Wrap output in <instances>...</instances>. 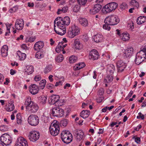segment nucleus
<instances>
[{
    "mask_svg": "<svg viewBox=\"0 0 146 146\" xmlns=\"http://www.w3.org/2000/svg\"><path fill=\"white\" fill-rule=\"evenodd\" d=\"M61 9H59L58 10L57 14H59L62 13H65L67 12L68 10V7L67 6H64L61 8Z\"/></svg>",
    "mask_w": 146,
    "mask_h": 146,
    "instance_id": "obj_32",
    "label": "nucleus"
},
{
    "mask_svg": "<svg viewBox=\"0 0 146 146\" xmlns=\"http://www.w3.org/2000/svg\"><path fill=\"white\" fill-rule=\"evenodd\" d=\"M52 66L51 65H48L46 66L44 70V72L45 74H47L50 72L52 69Z\"/></svg>",
    "mask_w": 146,
    "mask_h": 146,
    "instance_id": "obj_43",
    "label": "nucleus"
},
{
    "mask_svg": "<svg viewBox=\"0 0 146 146\" xmlns=\"http://www.w3.org/2000/svg\"><path fill=\"white\" fill-rule=\"evenodd\" d=\"M113 75L108 74L107 76L105 79V81L107 82H110L113 80Z\"/></svg>",
    "mask_w": 146,
    "mask_h": 146,
    "instance_id": "obj_34",
    "label": "nucleus"
},
{
    "mask_svg": "<svg viewBox=\"0 0 146 146\" xmlns=\"http://www.w3.org/2000/svg\"><path fill=\"white\" fill-rule=\"evenodd\" d=\"M79 7H78V5H75L74 7L73 11L75 12H77L79 11Z\"/></svg>",
    "mask_w": 146,
    "mask_h": 146,
    "instance_id": "obj_54",
    "label": "nucleus"
},
{
    "mask_svg": "<svg viewBox=\"0 0 146 146\" xmlns=\"http://www.w3.org/2000/svg\"><path fill=\"white\" fill-rule=\"evenodd\" d=\"M64 111L60 108L56 107L52 109L51 114L54 116L61 117L64 115Z\"/></svg>",
    "mask_w": 146,
    "mask_h": 146,
    "instance_id": "obj_8",
    "label": "nucleus"
},
{
    "mask_svg": "<svg viewBox=\"0 0 146 146\" xmlns=\"http://www.w3.org/2000/svg\"><path fill=\"white\" fill-rule=\"evenodd\" d=\"M102 6L101 5L97 4L95 5L93 8L90 10V13L91 14L94 15L98 13L101 10Z\"/></svg>",
    "mask_w": 146,
    "mask_h": 146,
    "instance_id": "obj_16",
    "label": "nucleus"
},
{
    "mask_svg": "<svg viewBox=\"0 0 146 146\" xmlns=\"http://www.w3.org/2000/svg\"><path fill=\"white\" fill-rule=\"evenodd\" d=\"M44 52H36L35 54V57L38 59L41 58L44 56Z\"/></svg>",
    "mask_w": 146,
    "mask_h": 146,
    "instance_id": "obj_38",
    "label": "nucleus"
},
{
    "mask_svg": "<svg viewBox=\"0 0 146 146\" xmlns=\"http://www.w3.org/2000/svg\"><path fill=\"white\" fill-rule=\"evenodd\" d=\"M109 24H106L103 25V28L109 31L110 29V27Z\"/></svg>",
    "mask_w": 146,
    "mask_h": 146,
    "instance_id": "obj_50",
    "label": "nucleus"
},
{
    "mask_svg": "<svg viewBox=\"0 0 146 146\" xmlns=\"http://www.w3.org/2000/svg\"><path fill=\"white\" fill-rule=\"evenodd\" d=\"M87 0H77V1L80 5H83L85 4Z\"/></svg>",
    "mask_w": 146,
    "mask_h": 146,
    "instance_id": "obj_49",
    "label": "nucleus"
},
{
    "mask_svg": "<svg viewBox=\"0 0 146 146\" xmlns=\"http://www.w3.org/2000/svg\"><path fill=\"white\" fill-rule=\"evenodd\" d=\"M6 27H7V29L8 31L9 32V33H10V27L11 25L8 23L7 24H6Z\"/></svg>",
    "mask_w": 146,
    "mask_h": 146,
    "instance_id": "obj_64",
    "label": "nucleus"
},
{
    "mask_svg": "<svg viewBox=\"0 0 146 146\" xmlns=\"http://www.w3.org/2000/svg\"><path fill=\"white\" fill-rule=\"evenodd\" d=\"M14 108L13 102H11V103H9L8 106H7L6 107V110L9 111H12L14 109Z\"/></svg>",
    "mask_w": 146,
    "mask_h": 146,
    "instance_id": "obj_33",
    "label": "nucleus"
},
{
    "mask_svg": "<svg viewBox=\"0 0 146 146\" xmlns=\"http://www.w3.org/2000/svg\"><path fill=\"white\" fill-rule=\"evenodd\" d=\"M42 121L45 123H47L49 121V116H46L44 115L42 117Z\"/></svg>",
    "mask_w": 146,
    "mask_h": 146,
    "instance_id": "obj_45",
    "label": "nucleus"
},
{
    "mask_svg": "<svg viewBox=\"0 0 146 146\" xmlns=\"http://www.w3.org/2000/svg\"><path fill=\"white\" fill-rule=\"evenodd\" d=\"M133 139H134L135 141L138 144H139L140 142V139L139 137H137L135 138V136H134L132 137Z\"/></svg>",
    "mask_w": 146,
    "mask_h": 146,
    "instance_id": "obj_53",
    "label": "nucleus"
},
{
    "mask_svg": "<svg viewBox=\"0 0 146 146\" xmlns=\"http://www.w3.org/2000/svg\"><path fill=\"white\" fill-rule=\"evenodd\" d=\"M133 48L132 47L124 50L123 52V56L126 58L130 57L133 54Z\"/></svg>",
    "mask_w": 146,
    "mask_h": 146,
    "instance_id": "obj_19",
    "label": "nucleus"
},
{
    "mask_svg": "<svg viewBox=\"0 0 146 146\" xmlns=\"http://www.w3.org/2000/svg\"><path fill=\"white\" fill-rule=\"evenodd\" d=\"M26 110L30 113H33L36 112L38 109V106L35 102H32L29 106H26Z\"/></svg>",
    "mask_w": 146,
    "mask_h": 146,
    "instance_id": "obj_11",
    "label": "nucleus"
},
{
    "mask_svg": "<svg viewBox=\"0 0 146 146\" xmlns=\"http://www.w3.org/2000/svg\"><path fill=\"white\" fill-rule=\"evenodd\" d=\"M46 81L45 80L43 79L40 81L39 83V86L38 88L39 89H43L45 85Z\"/></svg>",
    "mask_w": 146,
    "mask_h": 146,
    "instance_id": "obj_35",
    "label": "nucleus"
},
{
    "mask_svg": "<svg viewBox=\"0 0 146 146\" xmlns=\"http://www.w3.org/2000/svg\"><path fill=\"white\" fill-rule=\"evenodd\" d=\"M126 66H117L118 69V72H123Z\"/></svg>",
    "mask_w": 146,
    "mask_h": 146,
    "instance_id": "obj_48",
    "label": "nucleus"
},
{
    "mask_svg": "<svg viewBox=\"0 0 146 146\" xmlns=\"http://www.w3.org/2000/svg\"><path fill=\"white\" fill-rule=\"evenodd\" d=\"M62 43H61V42H60L58 43V44L57 46V47L61 50H63L64 49L62 47Z\"/></svg>",
    "mask_w": 146,
    "mask_h": 146,
    "instance_id": "obj_59",
    "label": "nucleus"
},
{
    "mask_svg": "<svg viewBox=\"0 0 146 146\" xmlns=\"http://www.w3.org/2000/svg\"><path fill=\"white\" fill-rule=\"evenodd\" d=\"M61 137L62 141L66 144H68L72 141V136L68 131H63L61 134Z\"/></svg>",
    "mask_w": 146,
    "mask_h": 146,
    "instance_id": "obj_4",
    "label": "nucleus"
},
{
    "mask_svg": "<svg viewBox=\"0 0 146 146\" xmlns=\"http://www.w3.org/2000/svg\"><path fill=\"white\" fill-rule=\"evenodd\" d=\"M8 48L7 45H4L2 47L1 51V55L3 57H6L8 55Z\"/></svg>",
    "mask_w": 146,
    "mask_h": 146,
    "instance_id": "obj_21",
    "label": "nucleus"
},
{
    "mask_svg": "<svg viewBox=\"0 0 146 146\" xmlns=\"http://www.w3.org/2000/svg\"><path fill=\"white\" fill-rule=\"evenodd\" d=\"M35 80L36 81H39L41 79V76L38 75H36V76H35L34 78Z\"/></svg>",
    "mask_w": 146,
    "mask_h": 146,
    "instance_id": "obj_55",
    "label": "nucleus"
},
{
    "mask_svg": "<svg viewBox=\"0 0 146 146\" xmlns=\"http://www.w3.org/2000/svg\"><path fill=\"white\" fill-rule=\"evenodd\" d=\"M90 114V111L88 110H83L80 113V116L83 118L88 117Z\"/></svg>",
    "mask_w": 146,
    "mask_h": 146,
    "instance_id": "obj_31",
    "label": "nucleus"
},
{
    "mask_svg": "<svg viewBox=\"0 0 146 146\" xmlns=\"http://www.w3.org/2000/svg\"><path fill=\"white\" fill-rule=\"evenodd\" d=\"M44 46V42L41 41L36 42L34 44V49L35 50L38 51L42 48Z\"/></svg>",
    "mask_w": 146,
    "mask_h": 146,
    "instance_id": "obj_20",
    "label": "nucleus"
},
{
    "mask_svg": "<svg viewBox=\"0 0 146 146\" xmlns=\"http://www.w3.org/2000/svg\"><path fill=\"white\" fill-rule=\"evenodd\" d=\"M126 66V64L124 63L122 60H119L117 63V66Z\"/></svg>",
    "mask_w": 146,
    "mask_h": 146,
    "instance_id": "obj_47",
    "label": "nucleus"
},
{
    "mask_svg": "<svg viewBox=\"0 0 146 146\" xmlns=\"http://www.w3.org/2000/svg\"><path fill=\"white\" fill-rule=\"evenodd\" d=\"M39 90V88L35 84H32L29 87V92L33 95L37 94Z\"/></svg>",
    "mask_w": 146,
    "mask_h": 146,
    "instance_id": "obj_18",
    "label": "nucleus"
},
{
    "mask_svg": "<svg viewBox=\"0 0 146 146\" xmlns=\"http://www.w3.org/2000/svg\"><path fill=\"white\" fill-rule=\"evenodd\" d=\"M34 102L31 100V99L30 97L28 96L27 97L25 102V106H29L31 105L32 102Z\"/></svg>",
    "mask_w": 146,
    "mask_h": 146,
    "instance_id": "obj_39",
    "label": "nucleus"
},
{
    "mask_svg": "<svg viewBox=\"0 0 146 146\" xmlns=\"http://www.w3.org/2000/svg\"><path fill=\"white\" fill-rule=\"evenodd\" d=\"M143 54V52L140 51L137 54L135 60V62L136 64L139 65L145 59H146L144 57Z\"/></svg>",
    "mask_w": 146,
    "mask_h": 146,
    "instance_id": "obj_10",
    "label": "nucleus"
},
{
    "mask_svg": "<svg viewBox=\"0 0 146 146\" xmlns=\"http://www.w3.org/2000/svg\"><path fill=\"white\" fill-rule=\"evenodd\" d=\"M80 29L75 24H73L69 28L67 36L70 38H73L80 34Z\"/></svg>",
    "mask_w": 146,
    "mask_h": 146,
    "instance_id": "obj_3",
    "label": "nucleus"
},
{
    "mask_svg": "<svg viewBox=\"0 0 146 146\" xmlns=\"http://www.w3.org/2000/svg\"><path fill=\"white\" fill-rule=\"evenodd\" d=\"M130 5L133 6L138 8L139 7L138 3L135 0H132L130 2Z\"/></svg>",
    "mask_w": 146,
    "mask_h": 146,
    "instance_id": "obj_42",
    "label": "nucleus"
},
{
    "mask_svg": "<svg viewBox=\"0 0 146 146\" xmlns=\"http://www.w3.org/2000/svg\"><path fill=\"white\" fill-rule=\"evenodd\" d=\"M77 60V58L74 56H72L69 58V62L70 63H73L76 62Z\"/></svg>",
    "mask_w": 146,
    "mask_h": 146,
    "instance_id": "obj_40",
    "label": "nucleus"
},
{
    "mask_svg": "<svg viewBox=\"0 0 146 146\" xmlns=\"http://www.w3.org/2000/svg\"><path fill=\"white\" fill-rule=\"evenodd\" d=\"M130 38L129 35L127 33H123L120 35V38L123 41H126L129 40Z\"/></svg>",
    "mask_w": 146,
    "mask_h": 146,
    "instance_id": "obj_27",
    "label": "nucleus"
},
{
    "mask_svg": "<svg viewBox=\"0 0 146 146\" xmlns=\"http://www.w3.org/2000/svg\"><path fill=\"white\" fill-rule=\"evenodd\" d=\"M63 56L61 54L56 56L55 58V61L57 62H61L63 60Z\"/></svg>",
    "mask_w": 146,
    "mask_h": 146,
    "instance_id": "obj_37",
    "label": "nucleus"
},
{
    "mask_svg": "<svg viewBox=\"0 0 146 146\" xmlns=\"http://www.w3.org/2000/svg\"><path fill=\"white\" fill-rule=\"evenodd\" d=\"M127 4L125 3H122L120 5V8L122 10H124L127 8Z\"/></svg>",
    "mask_w": 146,
    "mask_h": 146,
    "instance_id": "obj_46",
    "label": "nucleus"
},
{
    "mask_svg": "<svg viewBox=\"0 0 146 146\" xmlns=\"http://www.w3.org/2000/svg\"><path fill=\"white\" fill-rule=\"evenodd\" d=\"M146 21V16H140L137 19V22L139 25H141Z\"/></svg>",
    "mask_w": 146,
    "mask_h": 146,
    "instance_id": "obj_25",
    "label": "nucleus"
},
{
    "mask_svg": "<svg viewBox=\"0 0 146 146\" xmlns=\"http://www.w3.org/2000/svg\"><path fill=\"white\" fill-rule=\"evenodd\" d=\"M40 133L35 131H31L30 132L29 136V139L32 141H35L39 138Z\"/></svg>",
    "mask_w": 146,
    "mask_h": 146,
    "instance_id": "obj_12",
    "label": "nucleus"
},
{
    "mask_svg": "<svg viewBox=\"0 0 146 146\" xmlns=\"http://www.w3.org/2000/svg\"><path fill=\"white\" fill-rule=\"evenodd\" d=\"M117 6L118 4L115 2L109 3L103 8L102 10V12L104 14L109 13L114 10L117 8Z\"/></svg>",
    "mask_w": 146,
    "mask_h": 146,
    "instance_id": "obj_5",
    "label": "nucleus"
},
{
    "mask_svg": "<svg viewBox=\"0 0 146 146\" xmlns=\"http://www.w3.org/2000/svg\"><path fill=\"white\" fill-rule=\"evenodd\" d=\"M98 93L100 95H102L104 93V89L102 88L98 90Z\"/></svg>",
    "mask_w": 146,
    "mask_h": 146,
    "instance_id": "obj_58",
    "label": "nucleus"
},
{
    "mask_svg": "<svg viewBox=\"0 0 146 146\" xmlns=\"http://www.w3.org/2000/svg\"><path fill=\"white\" fill-rule=\"evenodd\" d=\"M85 64L84 62H80L76 64L73 68L75 70H78L84 68L85 66Z\"/></svg>",
    "mask_w": 146,
    "mask_h": 146,
    "instance_id": "obj_26",
    "label": "nucleus"
},
{
    "mask_svg": "<svg viewBox=\"0 0 146 146\" xmlns=\"http://www.w3.org/2000/svg\"><path fill=\"white\" fill-rule=\"evenodd\" d=\"M70 22V19L68 16L63 18L60 17H57L54 21V31L59 35H63L66 32V26L68 25Z\"/></svg>",
    "mask_w": 146,
    "mask_h": 146,
    "instance_id": "obj_1",
    "label": "nucleus"
},
{
    "mask_svg": "<svg viewBox=\"0 0 146 146\" xmlns=\"http://www.w3.org/2000/svg\"><path fill=\"white\" fill-rule=\"evenodd\" d=\"M103 38V36L100 34H97L94 37V40L95 42H100Z\"/></svg>",
    "mask_w": 146,
    "mask_h": 146,
    "instance_id": "obj_30",
    "label": "nucleus"
},
{
    "mask_svg": "<svg viewBox=\"0 0 146 146\" xmlns=\"http://www.w3.org/2000/svg\"><path fill=\"white\" fill-rule=\"evenodd\" d=\"M74 45L75 48L77 49L81 50L83 48V45L82 44L80 43L78 40H74Z\"/></svg>",
    "mask_w": 146,
    "mask_h": 146,
    "instance_id": "obj_24",
    "label": "nucleus"
},
{
    "mask_svg": "<svg viewBox=\"0 0 146 146\" xmlns=\"http://www.w3.org/2000/svg\"><path fill=\"white\" fill-rule=\"evenodd\" d=\"M102 55L104 56V57H106V58L107 60H108L110 58V56L108 53H106L104 54H103Z\"/></svg>",
    "mask_w": 146,
    "mask_h": 146,
    "instance_id": "obj_60",
    "label": "nucleus"
},
{
    "mask_svg": "<svg viewBox=\"0 0 146 146\" xmlns=\"http://www.w3.org/2000/svg\"><path fill=\"white\" fill-rule=\"evenodd\" d=\"M100 58V55L98 51L96 50H92L89 53V58L91 60H95Z\"/></svg>",
    "mask_w": 146,
    "mask_h": 146,
    "instance_id": "obj_13",
    "label": "nucleus"
},
{
    "mask_svg": "<svg viewBox=\"0 0 146 146\" xmlns=\"http://www.w3.org/2000/svg\"><path fill=\"white\" fill-rule=\"evenodd\" d=\"M24 36L22 35H20L19 37H18L17 39L16 40L18 41H20L22 40L23 39Z\"/></svg>",
    "mask_w": 146,
    "mask_h": 146,
    "instance_id": "obj_62",
    "label": "nucleus"
},
{
    "mask_svg": "<svg viewBox=\"0 0 146 146\" xmlns=\"http://www.w3.org/2000/svg\"><path fill=\"white\" fill-rule=\"evenodd\" d=\"M16 145V146H28L27 141L22 137H20L18 138Z\"/></svg>",
    "mask_w": 146,
    "mask_h": 146,
    "instance_id": "obj_15",
    "label": "nucleus"
},
{
    "mask_svg": "<svg viewBox=\"0 0 146 146\" xmlns=\"http://www.w3.org/2000/svg\"><path fill=\"white\" fill-rule=\"evenodd\" d=\"M68 120L66 119H62L60 122V124L62 126H66L68 123Z\"/></svg>",
    "mask_w": 146,
    "mask_h": 146,
    "instance_id": "obj_44",
    "label": "nucleus"
},
{
    "mask_svg": "<svg viewBox=\"0 0 146 146\" xmlns=\"http://www.w3.org/2000/svg\"><path fill=\"white\" fill-rule=\"evenodd\" d=\"M24 21L22 19L17 20L15 27L17 30H21L23 29L24 25Z\"/></svg>",
    "mask_w": 146,
    "mask_h": 146,
    "instance_id": "obj_14",
    "label": "nucleus"
},
{
    "mask_svg": "<svg viewBox=\"0 0 146 146\" xmlns=\"http://www.w3.org/2000/svg\"><path fill=\"white\" fill-rule=\"evenodd\" d=\"M60 130L59 122L57 121H54L50 127L49 130L50 134L53 136H56L59 133Z\"/></svg>",
    "mask_w": 146,
    "mask_h": 146,
    "instance_id": "obj_2",
    "label": "nucleus"
},
{
    "mask_svg": "<svg viewBox=\"0 0 146 146\" xmlns=\"http://www.w3.org/2000/svg\"><path fill=\"white\" fill-rule=\"evenodd\" d=\"M17 54L19 57V59L20 60H23L26 58V54L25 53L21 52L20 51H17Z\"/></svg>",
    "mask_w": 146,
    "mask_h": 146,
    "instance_id": "obj_29",
    "label": "nucleus"
},
{
    "mask_svg": "<svg viewBox=\"0 0 146 146\" xmlns=\"http://www.w3.org/2000/svg\"><path fill=\"white\" fill-rule=\"evenodd\" d=\"M0 141L5 145H9L12 142L10 137L6 134H4L1 135L0 137Z\"/></svg>",
    "mask_w": 146,
    "mask_h": 146,
    "instance_id": "obj_9",
    "label": "nucleus"
},
{
    "mask_svg": "<svg viewBox=\"0 0 146 146\" xmlns=\"http://www.w3.org/2000/svg\"><path fill=\"white\" fill-rule=\"evenodd\" d=\"M17 123L18 124H21L22 120L21 119V117L20 113L17 114Z\"/></svg>",
    "mask_w": 146,
    "mask_h": 146,
    "instance_id": "obj_41",
    "label": "nucleus"
},
{
    "mask_svg": "<svg viewBox=\"0 0 146 146\" xmlns=\"http://www.w3.org/2000/svg\"><path fill=\"white\" fill-rule=\"evenodd\" d=\"M41 101L42 102V103L43 104L45 103L47 100V98L45 96H43L41 97Z\"/></svg>",
    "mask_w": 146,
    "mask_h": 146,
    "instance_id": "obj_51",
    "label": "nucleus"
},
{
    "mask_svg": "<svg viewBox=\"0 0 146 146\" xmlns=\"http://www.w3.org/2000/svg\"><path fill=\"white\" fill-rule=\"evenodd\" d=\"M54 87V85L51 84H49L46 85V87L47 88L50 89L52 88H53Z\"/></svg>",
    "mask_w": 146,
    "mask_h": 146,
    "instance_id": "obj_57",
    "label": "nucleus"
},
{
    "mask_svg": "<svg viewBox=\"0 0 146 146\" xmlns=\"http://www.w3.org/2000/svg\"><path fill=\"white\" fill-rule=\"evenodd\" d=\"M76 138L78 141H80L82 140L84 135V133L82 131L79 130L76 132Z\"/></svg>",
    "mask_w": 146,
    "mask_h": 146,
    "instance_id": "obj_23",
    "label": "nucleus"
},
{
    "mask_svg": "<svg viewBox=\"0 0 146 146\" xmlns=\"http://www.w3.org/2000/svg\"><path fill=\"white\" fill-rule=\"evenodd\" d=\"M29 123L33 126L37 125L39 122V119L38 116L36 115H31L28 119Z\"/></svg>",
    "mask_w": 146,
    "mask_h": 146,
    "instance_id": "obj_7",
    "label": "nucleus"
},
{
    "mask_svg": "<svg viewBox=\"0 0 146 146\" xmlns=\"http://www.w3.org/2000/svg\"><path fill=\"white\" fill-rule=\"evenodd\" d=\"M35 40V38L33 37H31L29 38V42H31L34 41Z\"/></svg>",
    "mask_w": 146,
    "mask_h": 146,
    "instance_id": "obj_61",
    "label": "nucleus"
},
{
    "mask_svg": "<svg viewBox=\"0 0 146 146\" xmlns=\"http://www.w3.org/2000/svg\"><path fill=\"white\" fill-rule=\"evenodd\" d=\"M119 21L118 17L114 15H112L106 17L104 21L105 23L110 25H117Z\"/></svg>",
    "mask_w": 146,
    "mask_h": 146,
    "instance_id": "obj_6",
    "label": "nucleus"
},
{
    "mask_svg": "<svg viewBox=\"0 0 146 146\" xmlns=\"http://www.w3.org/2000/svg\"><path fill=\"white\" fill-rule=\"evenodd\" d=\"M79 21L80 24L83 26L86 27L88 25V21L85 18H80Z\"/></svg>",
    "mask_w": 146,
    "mask_h": 146,
    "instance_id": "obj_28",
    "label": "nucleus"
},
{
    "mask_svg": "<svg viewBox=\"0 0 146 146\" xmlns=\"http://www.w3.org/2000/svg\"><path fill=\"white\" fill-rule=\"evenodd\" d=\"M60 98L59 96L58 95H53L50 96L48 99V102L50 104H54L58 102Z\"/></svg>",
    "mask_w": 146,
    "mask_h": 146,
    "instance_id": "obj_17",
    "label": "nucleus"
},
{
    "mask_svg": "<svg viewBox=\"0 0 146 146\" xmlns=\"http://www.w3.org/2000/svg\"><path fill=\"white\" fill-rule=\"evenodd\" d=\"M6 128L5 126L4 125H1L0 126V131L4 132L6 130Z\"/></svg>",
    "mask_w": 146,
    "mask_h": 146,
    "instance_id": "obj_56",
    "label": "nucleus"
},
{
    "mask_svg": "<svg viewBox=\"0 0 146 146\" xmlns=\"http://www.w3.org/2000/svg\"><path fill=\"white\" fill-rule=\"evenodd\" d=\"M137 118L138 119L141 118L142 119H143L144 115L141 112H139V113L138 115L137 116Z\"/></svg>",
    "mask_w": 146,
    "mask_h": 146,
    "instance_id": "obj_52",
    "label": "nucleus"
},
{
    "mask_svg": "<svg viewBox=\"0 0 146 146\" xmlns=\"http://www.w3.org/2000/svg\"><path fill=\"white\" fill-rule=\"evenodd\" d=\"M117 122H111L110 124V126L111 127H113L115 125H116L117 124Z\"/></svg>",
    "mask_w": 146,
    "mask_h": 146,
    "instance_id": "obj_63",
    "label": "nucleus"
},
{
    "mask_svg": "<svg viewBox=\"0 0 146 146\" xmlns=\"http://www.w3.org/2000/svg\"><path fill=\"white\" fill-rule=\"evenodd\" d=\"M107 72L108 74H110L113 75L114 72L115 70V67L112 64H108L107 66Z\"/></svg>",
    "mask_w": 146,
    "mask_h": 146,
    "instance_id": "obj_22",
    "label": "nucleus"
},
{
    "mask_svg": "<svg viewBox=\"0 0 146 146\" xmlns=\"http://www.w3.org/2000/svg\"><path fill=\"white\" fill-rule=\"evenodd\" d=\"M33 69L34 68L32 66H27L25 70V72L28 75L31 74H32L34 71Z\"/></svg>",
    "mask_w": 146,
    "mask_h": 146,
    "instance_id": "obj_36",
    "label": "nucleus"
}]
</instances>
